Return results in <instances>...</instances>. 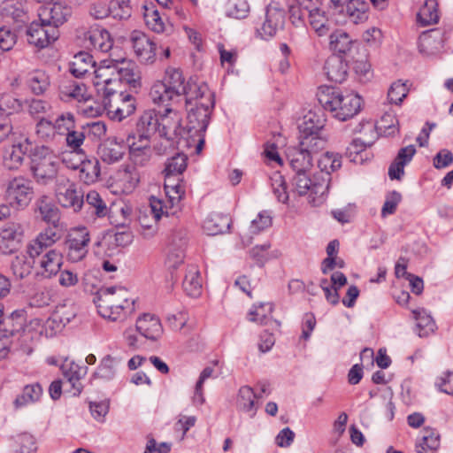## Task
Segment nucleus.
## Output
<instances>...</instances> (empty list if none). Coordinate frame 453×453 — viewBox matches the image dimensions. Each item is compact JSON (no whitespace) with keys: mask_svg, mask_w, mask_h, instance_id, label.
I'll return each mask as SVG.
<instances>
[{"mask_svg":"<svg viewBox=\"0 0 453 453\" xmlns=\"http://www.w3.org/2000/svg\"><path fill=\"white\" fill-rule=\"evenodd\" d=\"M195 105L188 109L187 116V139L197 138L196 150L199 153L204 144V133L210 123L211 115L214 108V94L205 83L201 88H196Z\"/></svg>","mask_w":453,"mask_h":453,"instance_id":"obj_1","label":"nucleus"},{"mask_svg":"<svg viewBox=\"0 0 453 453\" xmlns=\"http://www.w3.org/2000/svg\"><path fill=\"white\" fill-rule=\"evenodd\" d=\"M98 313L111 321L123 320L134 310V300L128 297V292L122 287L101 288L95 299Z\"/></svg>","mask_w":453,"mask_h":453,"instance_id":"obj_2","label":"nucleus"},{"mask_svg":"<svg viewBox=\"0 0 453 453\" xmlns=\"http://www.w3.org/2000/svg\"><path fill=\"white\" fill-rule=\"evenodd\" d=\"M317 97L323 109L341 121L352 119L361 110L362 99L357 94H344L337 88L325 87L319 88Z\"/></svg>","mask_w":453,"mask_h":453,"instance_id":"obj_3","label":"nucleus"},{"mask_svg":"<svg viewBox=\"0 0 453 453\" xmlns=\"http://www.w3.org/2000/svg\"><path fill=\"white\" fill-rule=\"evenodd\" d=\"M30 159V170L37 183L47 185L57 178L59 160L50 147L35 146L31 150Z\"/></svg>","mask_w":453,"mask_h":453,"instance_id":"obj_4","label":"nucleus"},{"mask_svg":"<svg viewBox=\"0 0 453 453\" xmlns=\"http://www.w3.org/2000/svg\"><path fill=\"white\" fill-rule=\"evenodd\" d=\"M311 172L296 173L292 177V191L299 196L309 194V202L314 206L321 204L328 191V176L319 178L317 173Z\"/></svg>","mask_w":453,"mask_h":453,"instance_id":"obj_5","label":"nucleus"},{"mask_svg":"<svg viewBox=\"0 0 453 453\" xmlns=\"http://www.w3.org/2000/svg\"><path fill=\"white\" fill-rule=\"evenodd\" d=\"M165 200L154 196L150 197V206L156 221L175 216L180 211V201L185 196V188L180 178L176 185H164Z\"/></svg>","mask_w":453,"mask_h":453,"instance_id":"obj_6","label":"nucleus"},{"mask_svg":"<svg viewBox=\"0 0 453 453\" xmlns=\"http://www.w3.org/2000/svg\"><path fill=\"white\" fill-rule=\"evenodd\" d=\"M286 12L277 4H269L263 18L257 23V34L265 40L273 37L284 27Z\"/></svg>","mask_w":453,"mask_h":453,"instance_id":"obj_7","label":"nucleus"},{"mask_svg":"<svg viewBox=\"0 0 453 453\" xmlns=\"http://www.w3.org/2000/svg\"><path fill=\"white\" fill-rule=\"evenodd\" d=\"M160 81L184 99L187 105H191L193 98L196 97V88H201V84L193 81L186 82L182 72L178 68L173 67L166 69L165 77Z\"/></svg>","mask_w":453,"mask_h":453,"instance_id":"obj_8","label":"nucleus"},{"mask_svg":"<svg viewBox=\"0 0 453 453\" xmlns=\"http://www.w3.org/2000/svg\"><path fill=\"white\" fill-rule=\"evenodd\" d=\"M34 195L31 180L24 177H16L9 181L6 198L11 206L24 209L31 202Z\"/></svg>","mask_w":453,"mask_h":453,"instance_id":"obj_9","label":"nucleus"},{"mask_svg":"<svg viewBox=\"0 0 453 453\" xmlns=\"http://www.w3.org/2000/svg\"><path fill=\"white\" fill-rule=\"evenodd\" d=\"M35 261V275L42 279L56 276L63 265L62 253L58 250L38 252L37 255L28 254Z\"/></svg>","mask_w":453,"mask_h":453,"instance_id":"obj_10","label":"nucleus"},{"mask_svg":"<svg viewBox=\"0 0 453 453\" xmlns=\"http://www.w3.org/2000/svg\"><path fill=\"white\" fill-rule=\"evenodd\" d=\"M27 40L30 45L41 50L49 47L59 37V30L49 23L33 21L27 28Z\"/></svg>","mask_w":453,"mask_h":453,"instance_id":"obj_11","label":"nucleus"},{"mask_svg":"<svg viewBox=\"0 0 453 453\" xmlns=\"http://www.w3.org/2000/svg\"><path fill=\"white\" fill-rule=\"evenodd\" d=\"M89 241V233L86 227L72 229L65 242L68 260L73 263L82 260L88 254Z\"/></svg>","mask_w":453,"mask_h":453,"instance_id":"obj_12","label":"nucleus"},{"mask_svg":"<svg viewBox=\"0 0 453 453\" xmlns=\"http://www.w3.org/2000/svg\"><path fill=\"white\" fill-rule=\"evenodd\" d=\"M129 42L134 55L142 64H153L157 57L156 43L143 32L134 30L130 34Z\"/></svg>","mask_w":453,"mask_h":453,"instance_id":"obj_13","label":"nucleus"},{"mask_svg":"<svg viewBox=\"0 0 453 453\" xmlns=\"http://www.w3.org/2000/svg\"><path fill=\"white\" fill-rule=\"evenodd\" d=\"M159 134L187 139L186 127H181V114L177 107H167L158 111Z\"/></svg>","mask_w":453,"mask_h":453,"instance_id":"obj_14","label":"nucleus"},{"mask_svg":"<svg viewBox=\"0 0 453 453\" xmlns=\"http://www.w3.org/2000/svg\"><path fill=\"white\" fill-rule=\"evenodd\" d=\"M57 197L63 207L75 212L81 209L84 203L83 195L78 190L76 184L67 179H62L58 183Z\"/></svg>","mask_w":453,"mask_h":453,"instance_id":"obj_15","label":"nucleus"},{"mask_svg":"<svg viewBox=\"0 0 453 453\" xmlns=\"http://www.w3.org/2000/svg\"><path fill=\"white\" fill-rule=\"evenodd\" d=\"M186 232L184 230L174 231L168 239V252L165 259V266L168 270H175L180 266L185 257Z\"/></svg>","mask_w":453,"mask_h":453,"instance_id":"obj_16","label":"nucleus"},{"mask_svg":"<svg viewBox=\"0 0 453 453\" xmlns=\"http://www.w3.org/2000/svg\"><path fill=\"white\" fill-rule=\"evenodd\" d=\"M24 230L19 223L11 222L0 228V253L9 255L19 250Z\"/></svg>","mask_w":453,"mask_h":453,"instance_id":"obj_17","label":"nucleus"},{"mask_svg":"<svg viewBox=\"0 0 453 453\" xmlns=\"http://www.w3.org/2000/svg\"><path fill=\"white\" fill-rule=\"evenodd\" d=\"M70 15V7L60 2L50 3L42 6L38 13L42 22L49 23L57 29L66 22Z\"/></svg>","mask_w":453,"mask_h":453,"instance_id":"obj_18","label":"nucleus"},{"mask_svg":"<svg viewBox=\"0 0 453 453\" xmlns=\"http://www.w3.org/2000/svg\"><path fill=\"white\" fill-rule=\"evenodd\" d=\"M59 97L65 102L76 101L78 103H89L91 96L88 93L85 84L74 80H64L59 85Z\"/></svg>","mask_w":453,"mask_h":453,"instance_id":"obj_19","label":"nucleus"},{"mask_svg":"<svg viewBox=\"0 0 453 453\" xmlns=\"http://www.w3.org/2000/svg\"><path fill=\"white\" fill-rule=\"evenodd\" d=\"M85 42L88 49L97 52L107 53L113 49V39L110 33L101 27L90 28L85 34Z\"/></svg>","mask_w":453,"mask_h":453,"instance_id":"obj_20","label":"nucleus"},{"mask_svg":"<svg viewBox=\"0 0 453 453\" xmlns=\"http://www.w3.org/2000/svg\"><path fill=\"white\" fill-rule=\"evenodd\" d=\"M326 119L322 109L310 110L297 121L299 134L312 135L325 127Z\"/></svg>","mask_w":453,"mask_h":453,"instance_id":"obj_21","label":"nucleus"},{"mask_svg":"<svg viewBox=\"0 0 453 453\" xmlns=\"http://www.w3.org/2000/svg\"><path fill=\"white\" fill-rule=\"evenodd\" d=\"M116 78L119 82H126L130 88L138 89L141 88V73L135 63L124 58H118L116 63Z\"/></svg>","mask_w":453,"mask_h":453,"instance_id":"obj_22","label":"nucleus"},{"mask_svg":"<svg viewBox=\"0 0 453 453\" xmlns=\"http://www.w3.org/2000/svg\"><path fill=\"white\" fill-rule=\"evenodd\" d=\"M105 109L111 119L121 121L134 111V97L127 93L116 95V99L108 102Z\"/></svg>","mask_w":453,"mask_h":453,"instance_id":"obj_23","label":"nucleus"},{"mask_svg":"<svg viewBox=\"0 0 453 453\" xmlns=\"http://www.w3.org/2000/svg\"><path fill=\"white\" fill-rule=\"evenodd\" d=\"M127 150V144L123 139L110 137L101 144L99 153L104 163L114 164L123 158Z\"/></svg>","mask_w":453,"mask_h":453,"instance_id":"obj_24","label":"nucleus"},{"mask_svg":"<svg viewBox=\"0 0 453 453\" xmlns=\"http://www.w3.org/2000/svg\"><path fill=\"white\" fill-rule=\"evenodd\" d=\"M150 97L151 101L164 109L167 107H176L177 104H181L184 99L179 96L165 84L161 81H156L150 90Z\"/></svg>","mask_w":453,"mask_h":453,"instance_id":"obj_25","label":"nucleus"},{"mask_svg":"<svg viewBox=\"0 0 453 453\" xmlns=\"http://www.w3.org/2000/svg\"><path fill=\"white\" fill-rule=\"evenodd\" d=\"M137 332L150 341H157L163 334L160 319L150 313H144L136 319Z\"/></svg>","mask_w":453,"mask_h":453,"instance_id":"obj_26","label":"nucleus"},{"mask_svg":"<svg viewBox=\"0 0 453 453\" xmlns=\"http://www.w3.org/2000/svg\"><path fill=\"white\" fill-rule=\"evenodd\" d=\"M78 307L74 303H64L58 304L51 317L47 320L49 326L56 325L57 330H61L69 324L77 315Z\"/></svg>","mask_w":453,"mask_h":453,"instance_id":"obj_27","label":"nucleus"},{"mask_svg":"<svg viewBox=\"0 0 453 453\" xmlns=\"http://www.w3.org/2000/svg\"><path fill=\"white\" fill-rule=\"evenodd\" d=\"M86 367H81L78 364L65 360L61 365V371L67 382L72 387V394L79 395L82 391L81 380L86 374Z\"/></svg>","mask_w":453,"mask_h":453,"instance_id":"obj_28","label":"nucleus"},{"mask_svg":"<svg viewBox=\"0 0 453 453\" xmlns=\"http://www.w3.org/2000/svg\"><path fill=\"white\" fill-rule=\"evenodd\" d=\"M131 136L127 138V148L129 150V157L134 165H145L150 159L151 148L150 140L138 138L137 141L130 142ZM134 140V136L132 137Z\"/></svg>","mask_w":453,"mask_h":453,"instance_id":"obj_29","label":"nucleus"},{"mask_svg":"<svg viewBox=\"0 0 453 453\" xmlns=\"http://www.w3.org/2000/svg\"><path fill=\"white\" fill-rule=\"evenodd\" d=\"M159 130L158 112L152 110L144 111L136 126L138 138L150 140V137L157 132L159 133Z\"/></svg>","mask_w":453,"mask_h":453,"instance_id":"obj_30","label":"nucleus"},{"mask_svg":"<svg viewBox=\"0 0 453 453\" xmlns=\"http://www.w3.org/2000/svg\"><path fill=\"white\" fill-rule=\"evenodd\" d=\"M35 213L38 218L47 224L56 226L59 224L60 213L58 207L47 196H42L35 202Z\"/></svg>","mask_w":453,"mask_h":453,"instance_id":"obj_31","label":"nucleus"},{"mask_svg":"<svg viewBox=\"0 0 453 453\" xmlns=\"http://www.w3.org/2000/svg\"><path fill=\"white\" fill-rule=\"evenodd\" d=\"M324 71L329 81L342 83L347 77L348 65L342 57L333 55L326 60Z\"/></svg>","mask_w":453,"mask_h":453,"instance_id":"obj_32","label":"nucleus"},{"mask_svg":"<svg viewBox=\"0 0 453 453\" xmlns=\"http://www.w3.org/2000/svg\"><path fill=\"white\" fill-rule=\"evenodd\" d=\"M287 158L295 173L311 172L312 169V156L307 154L298 146L288 149Z\"/></svg>","mask_w":453,"mask_h":453,"instance_id":"obj_33","label":"nucleus"},{"mask_svg":"<svg viewBox=\"0 0 453 453\" xmlns=\"http://www.w3.org/2000/svg\"><path fill=\"white\" fill-rule=\"evenodd\" d=\"M26 85L36 96L43 95L50 86V77L46 71L35 69L26 77Z\"/></svg>","mask_w":453,"mask_h":453,"instance_id":"obj_34","label":"nucleus"},{"mask_svg":"<svg viewBox=\"0 0 453 453\" xmlns=\"http://www.w3.org/2000/svg\"><path fill=\"white\" fill-rule=\"evenodd\" d=\"M80 157L79 179L85 184H92L97 181L100 176V164L95 158H86L85 155Z\"/></svg>","mask_w":453,"mask_h":453,"instance_id":"obj_35","label":"nucleus"},{"mask_svg":"<svg viewBox=\"0 0 453 453\" xmlns=\"http://www.w3.org/2000/svg\"><path fill=\"white\" fill-rule=\"evenodd\" d=\"M231 224V219L227 215L212 212L205 219L203 228L209 235H217L226 233Z\"/></svg>","mask_w":453,"mask_h":453,"instance_id":"obj_36","label":"nucleus"},{"mask_svg":"<svg viewBox=\"0 0 453 453\" xmlns=\"http://www.w3.org/2000/svg\"><path fill=\"white\" fill-rule=\"evenodd\" d=\"M369 4L365 0H349L344 6V14L354 24L363 23L368 19Z\"/></svg>","mask_w":453,"mask_h":453,"instance_id":"obj_37","label":"nucleus"},{"mask_svg":"<svg viewBox=\"0 0 453 453\" xmlns=\"http://www.w3.org/2000/svg\"><path fill=\"white\" fill-rule=\"evenodd\" d=\"M184 292L191 297H198L202 293V279L196 265H189L182 282Z\"/></svg>","mask_w":453,"mask_h":453,"instance_id":"obj_38","label":"nucleus"},{"mask_svg":"<svg viewBox=\"0 0 453 453\" xmlns=\"http://www.w3.org/2000/svg\"><path fill=\"white\" fill-rule=\"evenodd\" d=\"M259 397L261 395L255 394L252 388L242 386L237 395V408L245 412H252L251 416H254L257 409L255 400Z\"/></svg>","mask_w":453,"mask_h":453,"instance_id":"obj_39","label":"nucleus"},{"mask_svg":"<svg viewBox=\"0 0 453 453\" xmlns=\"http://www.w3.org/2000/svg\"><path fill=\"white\" fill-rule=\"evenodd\" d=\"M342 166V157L339 154L326 152L318 159V168L319 169L317 176L322 178L325 174L328 176V183L331 180L330 173L338 170Z\"/></svg>","mask_w":453,"mask_h":453,"instance_id":"obj_40","label":"nucleus"},{"mask_svg":"<svg viewBox=\"0 0 453 453\" xmlns=\"http://www.w3.org/2000/svg\"><path fill=\"white\" fill-rule=\"evenodd\" d=\"M353 40L342 29H336L329 35L330 50L338 54H346L351 50Z\"/></svg>","mask_w":453,"mask_h":453,"instance_id":"obj_41","label":"nucleus"},{"mask_svg":"<svg viewBox=\"0 0 453 453\" xmlns=\"http://www.w3.org/2000/svg\"><path fill=\"white\" fill-rule=\"evenodd\" d=\"M34 266L35 261L31 256L19 254L12 259L11 268L17 279L23 280L31 274Z\"/></svg>","mask_w":453,"mask_h":453,"instance_id":"obj_42","label":"nucleus"},{"mask_svg":"<svg viewBox=\"0 0 453 453\" xmlns=\"http://www.w3.org/2000/svg\"><path fill=\"white\" fill-rule=\"evenodd\" d=\"M42 395V388L39 383H33L23 388L22 393L15 398L13 404L16 409L22 408L27 404L34 403L40 400Z\"/></svg>","mask_w":453,"mask_h":453,"instance_id":"obj_43","label":"nucleus"},{"mask_svg":"<svg viewBox=\"0 0 453 453\" xmlns=\"http://www.w3.org/2000/svg\"><path fill=\"white\" fill-rule=\"evenodd\" d=\"M94 68L92 56L86 52H79L73 57L70 66L71 73L76 78L85 76Z\"/></svg>","mask_w":453,"mask_h":453,"instance_id":"obj_44","label":"nucleus"},{"mask_svg":"<svg viewBox=\"0 0 453 453\" xmlns=\"http://www.w3.org/2000/svg\"><path fill=\"white\" fill-rule=\"evenodd\" d=\"M417 19L423 27L436 24L439 21L437 1L426 0L417 14Z\"/></svg>","mask_w":453,"mask_h":453,"instance_id":"obj_45","label":"nucleus"},{"mask_svg":"<svg viewBox=\"0 0 453 453\" xmlns=\"http://www.w3.org/2000/svg\"><path fill=\"white\" fill-rule=\"evenodd\" d=\"M413 319L416 320V331L420 337L427 336L434 330V321L424 309L412 311Z\"/></svg>","mask_w":453,"mask_h":453,"instance_id":"obj_46","label":"nucleus"},{"mask_svg":"<svg viewBox=\"0 0 453 453\" xmlns=\"http://www.w3.org/2000/svg\"><path fill=\"white\" fill-rule=\"evenodd\" d=\"M325 145L326 140L319 135V133L312 135L299 134L298 147L312 157L323 150Z\"/></svg>","mask_w":453,"mask_h":453,"instance_id":"obj_47","label":"nucleus"},{"mask_svg":"<svg viewBox=\"0 0 453 453\" xmlns=\"http://www.w3.org/2000/svg\"><path fill=\"white\" fill-rule=\"evenodd\" d=\"M423 432L424 434L420 441L416 444V451L418 453H433L440 446V436L429 427L424 428Z\"/></svg>","mask_w":453,"mask_h":453,"instance_id":"obj_48","label":"nucleus"},{"mask_svg":"<svg viewBox=\"0 0 453 453\" xmlns=\"http://www.w3.org/2000/svg\"><path fill=\"white\" fill-rule=\"evenodd\" d=\"M117 61L118 58H111L109 59H104L100 62V65L94 70L96 78L98 80L96 81V85H100L102 83L114 80L117 74V70H114L117 65Z\"/></svg>","mask_w":453,"mask_h":453,"instance_id":"obj_49","label":"nucleus"},{"mask_svg":"<svg viewBox=\"0 0 453 453\" xmlns=\"http://www.w3.org/2000/svg\"><path fill=\"white\" fill-rule=\"evenodd\" d=\"M144 21L147 27L157 34L165 33L168 29V24L165 22L159 12L154 8H146Z\"/></svg>","mask_w":453,"mask_h":453,"instance_id":"obj_50","label":"nucleus"},{"mask_svg":"<svg viewBox=\"0 0 453 453\" xmlns=\"http://www.w3.org/2000/svg\"><path fill=\"white\" fill-rule=\"evenodd\" d=\"M376 128L384 135H395L399 132V121L393 111H386L377 122Z\"/></svg>","mask_w":453,"mask_h":453,"instance_id":"obj_51","label":"nucleus"},{"mask_svg":"<svg viewBox=\"0 0 453 453\" xmlns=\"http://www.w3.org/2000/svg\"><path fill=\"white\" fill-rule=\"evenodd\" d=\"M188 157L184 153H176L165 162L164 173L176 175L177 179L187 168Z\"/></svg>","mask_w":453,"mask_h":453,"instance_id":"obj_52","label":"nucleus"},{"mask_svg":"<svg viewBox=\"0 0 453 453\" xmlns=\"http://www.w3.org/2000/svg\"><path fill=\"white\" fill-rule=\"evenodd\" d=\"M118 361L115 357L107 355L100 362L94 376L96 378L111 380L117 372Z\"/></svg>","mask_w":453,"mask_h":453,"instance_id":"obj_53","label":"nucleus"},{"mask_svg":"<svg viewBox=\"0 0 453 453\" xmlns=\"http://www.w3.org/2000/svg\"><path fill=\"white\" fill-rule=\"evenodd\" d=\"M4 325V336H12L15 333L20 331L25 324L24 311L17 310L3 320Z\"/></svg>","mask_w":453,"mask_h":453,"instance_id":"obj_54","label":"nucleus"},{"mask_svg":"<svg viewBox=\"0 0 453 453\" xmlns=\"http://www.w3.org/2000/svg\"><path fill=\"white\" fill-rule=\"evenodd\" d=\"M109 16L114 19H127L132 14L130 0H109Z\"/></svg>","mask_w":453,"mask_h":453,"instance_id":"obj_55","label":"nucleus"},{"mask_svg":"<svg viewBox=\"0 0 453 453\" xmlns=\"http://www.w3.org/2000/svg\"><path fill=\"white\" fill-rule=\"evenodd\" d=\"M52 122L57 135H65L76 127L75 117L69 111L62 112L58 115Z\"/></svg>","mask_w":453,"mask_h":453,"instance_id":"obj_56","label":"nucleus"},{"mask_svg":"<svg viewBox=\"0 0 453 453\" xmlns=\"http://www.w3.org/2000/svg\"><path fill=\"white\" fill-rule=\"evenodd\" d=\"M0 15L4 19H12L13 20H21L25 15L22 4L14 0H5L2 2L0 7Z\"/></svg>","mask_w":453,"mask_h":453,"instance_id":"obj_57","label":"nucleus"},{"mask_svg":"<svg viewBox=\"0 0 453 453\" xmlns=\"http://www.w3.org/2000/svg\"><path fill=\"white\" fill-rule=\"evenodd\" d=\"M225 12L230 18L244 19L250 12V4L247 0H227Z\"/></svg>","mask_w":453,"mask_h":453,"instance_id":"obj_58","label":"nucleus"},{"mask_svg":"<svg viewBox=\"0 0 453 453\" xmlns=\"http://www.w3.org/2000/svg\"><path fill=\"white\" fill-rule=\"evenodd\" d=\"M86 202L89 206V210H91V213L96 217L103 218L108 214L106 203L96 190H91L87 194Z\"/></svg>","mask_w":453,"mask_h":453,"instance_id":"obj_59","label":"nucleus"},{"mask_svg":"<svg viewBox=\"0 0 453 453\" xmlns=\"http://www.w3.org/2000/svg\"><path fill=\"white\" fill-rule=\"evenodd\" d=\"M65 136L66 147L70 150L71 154L83 157L85 153L81 149V146L85 142L84 133L73 128L72 131L65 134Z\"/></svg>","mask_w":453,"mask_h":453,"instance_id":"obj_60","label":"nucleus"},{"mask_svg":"<svg viewBox=\"0 0 453 453\" xmlns=\"http://www.w3.org/2000/svg\"><path fill=\"white\" fill-rule=\"evenodd\" d=\"M307 19L311 27L319 34V35H325L328 28L326 27L327 19L325 16V12L320 10V7H317L316 11L308 10Z\"/></svg>","mask_w":453,"mask_h":453,"instance_id":"obj_61","label":"nucleus"},{"mask_svg":"<svg viewBox=\"0 0 453 453\" xmlns=\"http://www.w3.org/2000/svg\"><path fill=\"white\" fill-rule=\"evenodd\" d=\"M23 145L21 143L12 146V151L4 158V165L9 170L19 169L24 161Z\"/></svg>","mask_w":453,"mask_h":453,"instance_id":"obj_62","label":"nucleus"},{"mask_svg":"<svg viewBox=\"0 0 453 453\" xmlns=\"http://www.w3.org/2000/svg\"><path fill=\"white\" fill-rule=\"evenodd\" d=\"M35 134L43 142H52L57 136L53 122L44 118L36 123Z\"/></svg>","mask_w":453,"mask_h":453,"instance_id":"obj_63","label":"nucleus"},{"mask_svg":"<svg viewBox=\"0 0 453 453\" xmlns=\"http://www.w3.org/2000/svg\"><path fill=\"white\" fill-rule=\"evenodd\" d=\"M273 218L271 212L263 211L251 221L249 233L250 234H257L272 226Z\"/></svg>","mask_w":453,"mask_h":453,"instance_id":"obj_64","label":"nucleus"}]
</instances>
